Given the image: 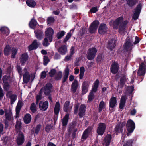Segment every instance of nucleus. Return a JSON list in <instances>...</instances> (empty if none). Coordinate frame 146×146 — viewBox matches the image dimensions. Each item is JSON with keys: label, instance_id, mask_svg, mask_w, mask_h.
<instances>
[{"label": "nucleus", "instance_id": "nucleus-1", "mask_svg": "<svg viewBox=\"0 0 146 146\" xmlns=\"http://www.w3.org/2000/svg\"><path fill=\"white\" fill-rule=\"evenodd\" d=\"M124 19L122 16H120L117 18L112 23L113 27L114 29H118V32L121 35H123L126 32V29L128 21L125 20L123 21Z\"/></svg>", "mask_w": 146, "mask_h": 146}, {"label": "nucleus", "instance_id": "nucleus-2", "mask_svg": "<svg viewBox=\"0 0 146 146\" xmlns=\"http://www.w3.org/2000/svg\"><path fill=\"white\" fill-rule=\"evenodd\" d=\"M133 42L132 38L128 36L123 46V50L126 52H131L134 47Z\"/></svg>", "mask_w": 146, "mask_h": 146}, {"label": "nucleus", "instance_id": "nucleus-3", "mask_svg": "<svg viewBox=\"0 0 146 146\" xmlns=\"http://www.w3.org/2000/svg\"><path fill=\"white\" fill-rule=\"evenodd\" d=\"M146 65L143 62L141 63L139 65L137 73V78L139 82L142 81L144 79L146 71Z\"/></svg>", "mask_w": 146, "mask_h": 146}, {"label": "nucleus", "instance_id": "nucleus-4", "mask_svg": "<svg viewBox=\"0 0 146 146\" xmlns=\"http://www.w3.org/2000/svg\"><path fill=\"white\" fill-rule=\"evenodd\" d=\"M125 125L127 131V135L128 136L133 132L135 128V125L133 120L129 119L128 120Z\"/></svg>", "mask_w": 146, "mask_h": 146}, {"label": "nucleus", "instance_id": "nucleus-5", "mask_svg": "<svg viewBox=\"0 0 146 146\" xmlns=\"http://www.w3.org/2000/svg\"><path fill=\"white\" fill-rule=\"evenodd\" d=\"M143 7L142 2L139 1L136 7L134 9V13L133 16V19L136 20L138 19L141 13Z\"/></svg>", "mask_w": 146, "mask_h": 146}, {"label": "nucleus", "instance_id": "nucleus-6", "mask_svg": "<svg viewBox=\"0 0 146 146\" xmlns=\"http://www.w3.org/2000/svg\"><path fill=\"white\" fill-rule=\"evenodd\" d=\"M97 50L95 47L89 48L86 54L87 58L89 60H92L95 58L97 52Z\"/></svg>", "mask_w": 146, "mask_h": 146}, {"label": "nucleus", "instance_id": "nucleus-7", "mask_svg": "<svg viewBox=\"0 0 146 146\" xmlns=\"http://www.w3.org/2000/svg\"><path fill=\"white\" fill-rule=\"evenodd\" d=\"M99 24V21L98 20H95L91 23L89 28V32L91 34L95 33L98 28Z\"/></svg>", "mask_w": 146, "mask_h": 146}, {"label": "nucleus", "instance_id": "nucleus-8", "mask_svg": "<svg viewBox=\"0 0 146 146\" xmlns=\"http://www.w3.org/2000/svg\"><path fill=\"white\" fill-rule=\"evenodd\" d=\"M10 76L6 75L3 76L2 78L3 81V87L4 90L6 91L9 90L10 85L9 81L10 79Z\"/></svg>", "mask_w": 146, "mask_h": 146}, {"label": "nucleus", "instance_id": "nucleus-9", "mask_svg": "<svg viewBox=\"0 0 146 146\" xmlns=\"http://www.w3.org/2000/svg\"><path fill=\"white\" fill-rule=\"evenodd\" d=\"M98 127L97 129V133L99 135H102L105 132L106 125L103 123L100 122L98 124Z\"/></svg>", "mask_w": 146, "mask_h": 146}, {"label": "nucleus", "instance_id": "nucleus-10", "mask_svg": "<svg viewBox=\"0 0 146 146\" xmlns=\"http://www.w3.org/2000/svg\"><path fill=\"white\" fill-rule=\"evenodd\" d=\"M54 33V30L51 27L48 28L45 31V38H48L50 42H51L52 41Z\"/></svg>", "mask_w": 146, "mask_h": 146}, {"label": "nucleus", "instance_id": "nucleus-11", "mask_svg": "<svg viewBox=\"0 0 146 146\" xmlns=\"http://www.w3.org/2000/svg\"><path fill=\"white\" fill-rule=\"evenodd\" d=\"M126 122L124 121L122 123L119 122L116 125L114 131L116 133H122L123 127L125 126Z\"/></svg>", "mask_w": 146, "mask_h": 146}, {"label": "nucleus", "instance_id": "nucleus-12", "mask_svg": "<svg viewBox=\"0 0 146 146\" xmlns=\"http://www.w3.org/2000/svg\"><path fill=\"white\" fill-rule=\"evenodd\" d=\"M92 128L89 126L83 132L81 137V141L83 142L88 137L89 134L92 132Z\"/></svg>", "mask_w": 146, "mask_h": 146}, {"label": "nucleus", "instance_id": "nucleus-13", "mask_svg": "<svg viewBox=\"0 0 146 146\" xmlns=\"http://www.w3.org/2000/svg\"><path fill=\"white\" fill-rule=\"evenodd\" d=\"M52 87V84L48 83L44 86L42 88L44 94L47 96L49 95L51 92V89Z\"/></svg>", "mask_w": 146, "mask_h": 146}, {"label": "nucleus", "instance_id": "nucleus-14", "mask_svg": "<svg viewBox=\"0 0 146 146\" xmlns=\"http://www.w3.org/2000/svg\"><path fill=\"white\" fill-rule=\"evenodd\" d=\"M111 72L113 74H115L119 71V65L117 62L114 61L111 64L110 68Z\"/></svg>", "mask_w": 146, "mask_h": 146}, {"label": "nucleus", "instance_id": "nucleus-15", "mask_svg": "<svg viewBox=\"0 0 146 146\" xmlns=\"http://www.w3.org/2000/svg\"><path fill=\"white\" fill-rule=\"evenodd\" d=\"M25 141L24 136L23 133L20 132L18 134L17 139V143L18 146L22 145Z\"/></svg>", "mask_w": 146, "mask_h": 146}, {"label": "nucleus", "instance_id": "nucleus-16", "mask_svg": "<svg viewBox=\"0 0 146 146\" xmlns=\"http://www.w3.org/2000/svg\"><path fill=\"white\" fill-rule=\"evenodd\" d=\"M108 29V27L106 24L101 23L99 26L98 32L100 34H104L107 32Z\"/></svg>", "mask_w": 146, "mask_h": 146}, {"label": "nucleus", "instance_id": "nucleus-17", "mask_svg": "<svg viewBox=\"0 0 146 146\" xmlns=\"http://www.w3.org/2000/svg\"><path fill=\"white\" fill-rule=\"evenodd\" d=\"M89 86V84L86 81H84L82 84L81 88V94L82 95H84L88 91V89Z\"/></svg>", "mask_w": 146, "mask_h": 146}, {"label": "nucleus", "instance_id": "nucleus-18", "mask_svg": "<svg viewBox=\"0 0 146 146\" xmlns=\"http://www.w3.org/2000/svg\"><path fill=\"white\" fill-rule=\"evenodd\" d=\"M48 106V101L43 102L41 101L39 104V107L40 109L43 111L46 110Z\"/></svg>", "mask_w": 146, "mask_h": 146}, {"label": "nucleus", "instance_id": "nucleus-19", "mask_svg": "<svg viewBox=\"0 0 146 146\" xmlns=\"http://www.w3.org/2000/svg\"><path fill=\"white\" fill-rule=\"evenodd\" d=\"M29 56L27 53L22 54L20 57V63L22 66L25 65V62L28 60Z\"/></svg>", "mask_w": 146, "mask_h": 146}, {"label": "nucleus", "instance_id": "nucleus-20", "mask_svg": "<svg viewBox=\"0 0 146 146\" xmlns=\"http://www.w3.org/2000/svg\"><path fill=\"white\" fill-rule=\"evenodd\" d=\"M116 46V41L112 39L108 41L107 47L109 50H110L111 51H112L114 49Z\"/></svg>", "mask_w": 146, "mask_h": 146}, {"label": "nucleus", "instance_id": "nucleus-21", "mask_svg": "<svg viewBox=\"0 0 146 146\" xmlns=\"http://www.w3.org/2000/svg\"><path fill=\"white\" fill-rule=\"evenodd\" d=\"M34 33L36 38L39 40H41L44 35L43 31L37 29L34 31Z\"/></svg>", "mask_w": 146, "mask_h": 146}, {"label": "nucleus", "instance_id": "nucleus-22", "mask_svg": "<svg viewBox=\"0 0 146 146\" xmlns=\"http://www.w3.org/2000/svg\"><path fill=\"white\" fill-rule=\"evenodd\" d=\"M86 107L85 105L81 104L79 109L78 115L80 118H82L85 114Z\"/></svg>", "mask_w": 146, "mask_h": 146}, {"label": "nucleus", "instance_id": "nucleus-23", "mask_svg": "<svg viewBox=\"0 0 146 146\" xmlns=\"http://www.w3.org/2000/svg\"><path fill=\"white\" fill-rule=\"evenodd\" d=\"M39 44H38L37 40H35L32 44L28 46V50L31 51L34 49H36L38 47Z\"/></svg>", "mask_w": 146, "mask_h": 146}, {"label": "nucleus", "instance_id": "nucleus-24", "mask_svg": "<svg viewBox=\"0 0 146 146\" xmlns=\"http://www.w3.org/2000/svg\"><path fill=\"white\" fill-rule=\"evenodd\" d=\"M58 52L61 55L65 54L67 51V47L65 45H63L59 47L57 49Z\"/></svg>", "mask_w": 146, "mask_h": 146}, {"label": "nucleus", "instance_id": "nucleus-25", "mask_svg": "<svg viewBox=\"0 0 146 146\" xmlns=\"http://www.w3.org/2000/svg\"><path fill=\"white\" fill-rule=\"evenodd\" d=\"M117 98L116 97L112 96L109 101V106L113 108L117 105Z\"/></svg>", "mask_w": 146, "mask_h": 146}, {"label": "nucleus", "instance_id": "nucleus-26", "mask_svg": "<svg viewBox=\"0 0 146 146\" xmlns=\"http://www.w3.org/2000/svg\"><path fill=\"white\" fill-rule=\"evenodd\" d=\"M78 86V82L76 79H75L72 83L71 86V91L73 93H75L77 90Z\"/></svg>", "mask_w": 146, "mask_h": 146}, {"label": "nucleus", "instance_id": "nucleus-27", "mask_svg": "<svg viewBox=\"0 0 146 146\" xmlns=\"http://www.w3.org/2000/svg\"><path fill=\"white\" fill-rule=\"evenodd\" d=\"M5 115L6 119L9 121H11L12 118L13 119L11 110L10 108H9V111L8 112H7V110H5Z\"/></svg>", "mask_w": 146, "mask_h": 146}, {"label": "nucleus", "instance_id": "nucleus-28", "mask_svg": "<svg viewBox=\"0 0 146 146\" xmlns=\"http://www.w3.org/2000/svg\"><path fill=\"white\" fill-rule=\"evenodd\" d=\"M0 33H1L2 35H4L7 36L8 35L9 33V29L5 27H1L0 29Z\"/></svg>", "mask_w": 146, "mask_h": 146}, {"label": "nucleus", "instance_id": "nucleus-29", "mask_svg": "<svg viewBox=\"0 0 146 146\" xmlns=\"http://www.w3.org/2000/svg\"><path fill=\"white\" fill-rule=\"evenodd\" d=\"M111 139L112 137L111 134H107L105 136L104 140L105 142V146H109Z\"/></svg>", "mask_w": 146, "mask_h": 146}, {"label": "nucleus", "instance_id": "nucleus-30", "mask_svg": "<svg viewBox=\"0 0 146 146\" xmlns=\"http://www.w3.org/2000/svg\"><path fill=\"white\" fill-rule=\"evenodd\" d=\"M64 76L62 79V83L63 84L67 80L69 75V69L67 67L66 68L64 73Z\"/></svg>", "mask_w": 146, "mask_h": 146}, {"label": "nucleus", "instance_id": "nucleus-31", "mask_svg": "<svg viewBox=\"0 0 146 146\" xmlns=\"http://www.w3.org/2000/svg\"><path fill=\"white\" fill-rule=\"evenodd\" d=\"M99 81L98 79H96L94 82V85L92 86V90L90 92L92 93L96 92L98 90V88L99 86Z\"/></svg>", "mask_w": 146, "mask_h": 146}, {"label": "nucleus", "instance_id": "nucleus-32", "mask_svg": "<svg viewBox=\"0 0 146 146\" xmlns=\"http://www.w3.org/2000/svg\"><path fill=\"white\" fill-rule=\"evenodd\" d=\"M38 24L36 20L33 18L30 21L29 23V25L31 28L34 29L36 27Z\"/></svg>", "mask_w": 146, "mask_h": 146}, {"label": "nucleus", "instance_id": "nucleus-33", "mask_svg": "<svg viewBox=\"0 0 146 146\" xmlns=\"http://www.w3.org/2000/svg\"><path fill=\"white\" fill-rule=\"evenodd\" d=\"M23 105V103L22 101H19L18 102L15 109L16 115L19 114Z\"/></svg>", "mask_w": 146, "mask_h": 146}, {"label": "nucleus", "instance_id": "nucleus-34", "mask_svg": "<svg viewBox=\"0 0 146 146\" xmlns=\"http://www.w3.org/2000/svg\"><path fill=\"white\" fill-rule=\"evenodd\" d=\"M126 78L124 76H123L120 79V82H119V88L121 89L123 88L125 83Z\"/></svg>", "mask_w": 146, "mask_h": 146}, {"label": "nucleus", "instance_id": "nucleus-35", "mask_svg": "<svg viewBox=\"0 0 146 146\" xmlns=\"http://www.w3.org/2000/svg\"><path fill=\"white\" fill-rule=\"evenodd\" d=\"M31 116L29 113L26 114L23 118L25 124H29L31 121Z\"/></svg>", "mask_w": 146, "mask_h": 146}, {"label": "nucleus", "instance_id": "nucleus-36", "mask_svg": "<svg viewBox=\"0 0 146 146\" xmlns=\"http://www.w3.org/2000/svg\"><path fill=\"white\" fill-rule=\"evenodd\" d=\"M30 79V76L27 72H25L23 76V81L25 83H27Z\"/></svg>", "mask_w": 146, "mask_h": 146}, {"label": "nucleus", "instance_id": "nucleus-37", "mask_svg": "<svg viewBox=\"0 0 146 146\" xmlns=\"http://www.w3.org/2000/svg\"><path fill=\"white\" fill-rule=\"evenodd\" d=\"M69 115L68 113H67L63 118L62 121L63 126L65 127L67 125L69 120Z\"/></svg>", "mask_w": 146, "mask_h": 146}, {"label": "nucleus", "instance_id": "nucleus-38", "mask_svg": "<svg viewBox=\"0 0 146 146\" xmlns=\"http://www.w3.org/2000/svg\"><path fill=\"white\" fill-rule=\"evenodd\" d=\"M70 103L69 101H66L65 102L64 105L63 111L67 113H68L69 110Z\"/></svg>", "mask_w": 146, "mask_h": 146}, {"label": "nucleus", "instance_id": "nucleus-39", "mask_svg": "<svg viewBox=\"0 0 146 146\" xmlns=\"http://www.w3.org/2000/svg\"><path fill=\"white\" fill-rule=\"evenodd\" d=\"M138 0H127V3L130 7H132L137 3Z\"/></svg>", "mask_w": 146, "mask_h": 146}, {"label": "nucleus", "instance_id": "nucleus-40", "mask_svg": "<svg viewBox=\"0 0 146 146\" xmlns=\"http://www.w3.org/2000/svg\"><path fill=\"white\" fill-rule=\"evenodd\" d=\"M26 3L27 6L33 8L36 5V2L34 0H27Z\"/></svg>", "mask_w": 146, "mask_h": 146}, {"label": "nucleus", "instance_id": "nucleus-41", "mask_svg": "<svg viewBox=\"0 0 146 146\" xmlns=\"http://www.w3.org/2000/svg\"><path fill=\"white\" fill-rule=\"evenodd\" d=\"M104 60V56L102 53L98 54L96 57V61L97 62L100 63Z\"/></svg>", "mask_w": 146, "mask_h": 146}, {"label": "nucleus", "instance_id": "nucleus-42", "mask_svg": "<svg viewBox=\"0 0 146 146\" xmlns=\"http://www.w3.org/2000/svg\"><path fill=\"white\" fill-rule=\"evenodd\" d=\"M30 109L32 113H34L36 112L37 111V107L35 103L33 102L31 104Z\"/></svg>", "mask_w": 146, "mask_h": 146}, {"label": "nucleus", "instance_id": "nucleus-43", "mask_svg": "<svg viewBox=\"0 0 146 146\" xmlns=\"http://www.w3.org/2000/svg\"><path fill=\"white\" fill-rule=\"evenodd\" d=\"M66 33L64 31H61L58 32L56 35V37L58 39H60L62 37L64 36Z\"/></svg>", "mask_w": 146, "mask_h": 146}, {"label": "nucleus", "instance_id": "nucleus-44", "mask_svg": "<svg viewBox=\"0 0 146 146\" xmlns=\"http://www.w3.org/2000/svg\"><path fill=\"white\" fill-rule=\"evenodd\" d=\"M134 90V87L133 86H128L127 89V91L129 96L132 95H133V92Z\"/></svg>", "mask_w": 146, "mask_h": 146}, {"label": "nucleus", "instance_id": "nucleus-45", "mask_svg": "<svg viewBox=\"0 0 146 146\" xmlns=\"http://www.w3.org/2000/svg\"><path fill=\"white\" fill-rule=\"evenodd\" d=\"M133 141L134 140L133 139L128 140L124 143L123 146H133Z\"/></svg>", "mask_w": 146, "mask_h": 146}, {"label": "nucleus", "instance_id": "nucleus-46", "mask_svg": "<svg viewBox=\"0 0 146 146\" xmlns=\"http://www.w3.org/2000/svg\"><path fill=\"white\" fill-rule=\"evenodd\" d=\"M62 72L61 71H59L54 77V79L56 81H58L61 79L62 76Z\"/></svg>", "mask_w": 146, "mask_h": 146}, {"label": "nucleus", "instance_id": "nucleus-47", "mask_svg": "<svg viewBox=\"0 0 146 146\" xmlns=\"http://www.w3.org/2000/svg\"><path fill=\"white\" fill-rule=\"evenodd\" d=\"M76 125L75 122H72L70 125L68 129V131L70 133H71L73 129L75 128Z\"/></svg>", "mask_w": 146, "mask_h": 146}, {"label": "nucleus", "instance_id": "nucleus-48", "mask_svg": "<svg viewBox=\"0 0 146 146\" xmlns=\"http://www.w3.org/2000/svg\"><path fill=\"white\" fill-rule=\"evenodd\" d=\"M94 98V93L90 92L88 96V102L90 103Z\"/></svg>", "mask_w": 146, "mask_h": 146}, {"label": "nucleus", "instance_id": "nucleus-49", "mask_svg": "<svg viewBox=\"0 0 146 146\" xmlns=\"http://www.w3.org/2000/svg\"><path fill=\"white\" fill-rule=\"evenodd\" d=\"M22 123L20 121L17 120L16 123L15 128L16 130H20L21 128Z\"/></svg>", "mask_w": 146, "mask_h": 146}, {"label": "nucleus", "instance_id": "nucleus-50", "mask_svg": "<svg viewBox=\"0 0 146 146\" xmlns=\"http://www.w3.org/2000/svg\"><path fill=\"white\" fill-rule=\"evenodd\" d=\"M17 98V96L15 94H13L10 96V103L13 104L16 101Z\"/></svg>", "mask_w": 146, "mask_h": 146}, {"label": "nucleus", "instance_id": "nucleus-51", "mask_svg": "<svg viewBox=\"0 0 146 146\" xmlns=\"http://www.w3.org/2000/svg\"><path fill=\"white\" fill-rule=\"evenodd\" d=\"M72 36V35L70 32L67 33L65 37L63 40V42L66 43L69 40Z\"/></svg>", "mask_w": 146, "mask_h": 146}, {"label": "nucleus", "instance_id": "nucleus-52", "mask_svg": "<svg viewBox=\"0 0 146 146\" xmlns=\"http://www.w3.org/2000/svg\"><path fill=\"white\" fill-rule=\"evenodd\" d=\"M56 73V70L55 69H52L50 70L49 73V76L51 77H53Z\"/></svg>", "mask_w": 146, "mask_h": 146}, {"label": "nucleus", "instance_id": "nucleus-53", "mask_svg": "<svg viewBox=\"0 0 146 146\" xmlns=\"http://www.w3.org/2000/svg\"><path fill=\"white\" fill-rule=\"evenodd\" d=\"M87 30L85 28H82L80 31V35L82 37L87 32Z\"/></svg>", "mask_w": 146, "mask_h": 146}, {"label": "nucleus", "instance_id": "nucleus-54", "mask_svg": "<svg viewBox=\"0 0 146 146\" xmlns=\"http://www.w3.org/2000/svg\"><path fill=\"white\" fill-rule=\"evenodd\" d=\"M12 54L11 55V58H15V55L17 52V50L16 48H13L12 49Z\"/></svg>", "mask_w": 146, "mask_h": 146}, {"label": "nucleus", "instance_id": "nucleus-55", "mask_svg": "<svg viewBox=\"0 0 146 146\" xmlns=\"http://www.w3.org/2000/svg\"><path fill=\"white\" fill-rule=\"evenodd\" d=\"M48 38H45L44 39V40L42 42V44L44 46L47 47L49 45V43L48 42Z\"/></svg>", "mask_w": 146, "mask_h": 146}, {"label": "nucleus", "instance_id": "nucleus-56", "mask_svg": "<svg viewBox=\"0 0 146 146\" xmlns=\"http://www.w3.org/2000/svg\"><path fill=\"white\" fill-rule=\"evenodd\" d=\"M42 127V125L40 124L38 125L35 127V133L36 134H38Z\"/></svg>", "mask_w": 146, "mask_h": 146}, {"label": "nucleus", "instance_id": "nucleus-57", "mask_svg": "<svg viewBox=\"0 0 146 146\" xmlns=\"http://www.w3.org/2000/svg\"><path fill=\"white\" fill-rule=\"evenodd\" d=\"M10 48L6 46L4 49V54L5 55L8 56L10 51Z\"/></svg>", "mask_w": 146, "mask_h": 146}, {"label": "nucleus", "instance_id": "nucleus-58", "mask_svg": "<svg viewBox=\"0 0 146 146\" xmlns=\"http://www.w3.org/2000/svg\"><path fill=\"white\" fill-rule=\"evenodd\" d=\"M54 21V18L52 17H49L47 19V22L48 24L53 23Z\"/></svg>", "mask_w": 146, "mask_h": 146}, {"label": "nucleus", "instance_id": "nucleus-59", "mask_svg": "<svg viewBox=\"0 0 146 146\" xmlns=\"http://www.w3.org/2000/svg\"><path fill=\"white\" fill-rule=\"evenodd\" d=\"M52 126L51 124H48L46 127L45 131L47 132H48L52 128Z\"/></svg>", "mask_w": 146, "mask_h": 146}, {"label": "nucleus", "instance_id": "nucleus-60", "mask_svg": "<svg viewBox=\"0 0 146 146\" xmlns=\"http://www.w3.org/2000/svg\"><path fill=\"white\" fill-rule=\"evenodd\" d=\"M49 60L48 57L46 56H44V64L46 65L49 62Z\"/></svg>", "mask_w": 146, "mask_h": 146}, {"label": "nucleus", "instance_id": "nucleus-61", "mask_svg": "<svg viewBox=\"0 0 146 146\" xmlns=\"http://www.w3.org/2000/svg\"><path fill=\"white\" fill-rule=\"evenodd\" d=\"M127 99V97L125 96H122L121 98L120 102L125 104Z\"/></svg>", "mask_w": 146, "mask_h": 146}, {"label": "nucleus", "instance_id": "nucleus-62", "mask_svg": "<svg viewBox=\"0 0 146 146\" xmlns=\"http://www.w3.org/2000/svg\"><path fill=\"white\" fill-rule=\"evenodd\" d=\"M98 11V10L97 7H95L92 8L90 11V12L93 13H96Z\"/></svg>", "mask_w": 146, "mask_h": 146}, {"label": "nucleus", "instance_id": "nucleus-63", "mask_svg": "<svg viewBox=\"0 0 146 146\" xmlns=\"http://www.w3.org/2000/svg\"><path fill=\"white\" fill-rule=\"evenodd\" d=\"M61 56L60 54L58 53H56L54 56V58L55 60H58L60 59Z\"/></svg>", "mask_w": 146, "mask_h": 146}, {"label": "nucleus", "instance_id": "nucleus-64", "mask_svg": "<svg viewBox=\"0 0 146 146\" xmlns=\"http://www.w3.org/2000/svg\"><path fill=\"white\" fill-rule=\"evenodd\" d=\"M79 107V106L78 104H76L74 107V114L75 115L77 114Z\"/></svg>", "mask_w": 146, "mask_h": 146}]
</instances>
